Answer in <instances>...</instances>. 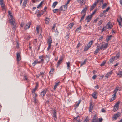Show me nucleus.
Returning <instances> with one entry per match:
<instances>
[{"instance_id":"nucleus-1","label":"nucleus","mask_w":122,"mask_h":122,"mask_svg":"<svg viewBox=\"0 0 122 122\" xmlns=\"http://www.w3.org/2000/svg\"><path fill=\"white\" fill-rule=\"evenodd\" d=\"M0 4L2 10L6 11V8L5 7V4L4 2V0H0Z\"/></svg>"},{"instance_id":"nucleus-2","label":"nucleus","mask_w":122,"mask_h":122,"mask_svg":"<svg viewBox=\"0 0 122 122\" xmlns=\"http://www.w3.org/2000/svg\"><path fill=\"white\" fill-rule=\"evenodd\" d=\"M101 44V45L100 48L101 50H102L103 48V49L104 50L106 49L107 48L108 45V43H104L102 42Z\"/></svg>"},{"instance_id":"nucleus-3","label":"nucleus","mask_w":122,"mask_h":122,"mask_svg":"<svg viewBox=\"0 0 122 122\" xmlns=\"http://www.w3.org/2000/svg\"><path fill=\"white\" fill-rule=\"evenodd\" d=\"M113 26V25L110 22H108L106 25L105 28L109 29H111Z\"/></svg>"},{"instance_id":"nucleus-4","label":"nucleus","mask_w":122,"mask_h":122,"mask_svg":"<svg viewBox=\"0 0 122 122\" xmlns=\"http://www.w3.org/2000/svg\"><path fill=\"white\" fill-rule=\"evenodd\" d=\"M67 5H66V4L62 5L60 7V10L61 11H65L67 9Z\"/></svg>"},{"instance_id":"nucleus-5","label":"nucleus","mask_w":122,"mask_h":122,"mask_svg":"<svg viewBox=\"0 0 122 122\" xmlns=\"http://www.w3.org/2000/svg\"><path fill=\"white\" fill-rule=\"evenodd\" d=\"M63 57H61L60 59L58 60L57 64V67H59V65L62 62V60H63Z\"/></svg>"},{"instance_id":"nucleus-6","label":"nucleus","mask_w":122,"mask_h":122,"mask_svg":"<svg viewBox=\"0 0 122 122\" xmlns=\"http://www.w3.org/2000/svg\"><path fill=\"white\" fill-rule=\"evenodd\" d=\"M31 24L30 22H29L26 25L25 27L24 28L25 30L28 29H29L30 27V25Z\"/></svg>"},{"instance_id":"nucleus-7","label":"nucleus","mask_w":122,"mask_h":122,"mask_svg":"<svg viewBox=\"0 0 122 122\" xmlns=\"http://www.w3.org/2000/svg\"><path fill=\"white\" fill-rule=\"evenodd\" d=\"M47 89H45L41 93L40 96L41 97H43L46 94V92Z\"/></svg>"},{"instance_id":"nucleus-8","label":"nucleus","mask_w":122,"mask_h":122,"mask_svg":"<svg viewBox=\"0 0 122 122\" xmlns=\"http://www.w3.org/2000/svg\"><path fill=\"white\" fill-rule=\"evenodd\" d=\"M17 60V61H19L20 60L21 57L20 54L19 53H17L16 54Z\"/></svg>"},{"instance_id":"nucleus-9","label":"nucleus","mask_w":122,"mask_h":122,"mask_svg":"<svg viewBox=\"0 0 122 122\" xmlns=\"http://www.w3.org/2000/svg\"><path fill=\"white\" fill-rule=\"evenodd\" d=\"M40 63V62L38 61V59H36L34 61V62L32 64L33 66H35L37 64H39Z\"/></svg>"},{"instance_id":"nucleus-10","label":"nucleus","mask_w":122,"mask_h":122,"mask_svg":"<svg viewBox=\"0 0 122 122\" xmlns=\"http://www.w3.org/2000/svg\"><path fill=\"white\" fill-rule=\"evenodd\" d=\"M119 88V87H117L115 88L113 92V93H114V94L113 95H114V96H116V94Z\"/></svg>"},{"instance_id":"nucleus-11","label":"nucleus","mask_w":122,"mask_h":122,"mask_svg":"<svg viewBox=\"0 0 122 122\" xmlns=\"http://www.w3.org/2000/svg\"><path fill=\"white\" fill-rule=\"evenodd\" d=\"M93 108V106H92V103L90 102L89 108V111L90 112L92 110Z\"/></svg>"},{"instance_id":"nucleus-12","label":"nucleus","mask_w":122,"mask_h":122,"mask_svg":"<svg viewBox=\"0 0 122 122\" xmlns=\"http://www.w3.org/2000/svg\"><path fill=\"white\" fill-rule=\"evenodd\" d=\"M53 114V117L54 118V120L55 121H56L57 119V117L56 116V112L55 110H54Z\"/></svg>"},{"instance_id":"nucleus-13","label":"nucleus","mask_w":122,"mask_h":122,"mask_svg":"<svg viewBox=\"0 0 122 122\" xmlns=\"http://www.w3.org/2000/svg\"><path fill=\"white\" fill-rule=\"evenodd\" d=\"M87 10V7H86L82 10L81 12V14H82V13H83L84 14H86V13Z\"/></svg>"},{"instance_id":"nucleus-14","label":"nucleus","mask_w":122,"mask_h":122,"mask_svg":"<svg viewBox=\"0 0 122 122\" xmlns=\"http://www.w3.org/2000/svg\"><path fill=\"white\" fill-rule=\"evenodd\" d=\"M10 18V23L12 25H14L15 24V20L14 18H13V17Z\"/></svg>"},{"instance_id":"nucleus-15","label":"nucleus","mask_w":122,"mask_h":122,"mask_svg":"<svg viewBox=\"0 0 122 122\" xmlns=\"http://www.w3.org/2000/svg\"><path fill=\"white\" fill-rule=\"evenodd\" d=\"M120 113H119L116 114L114 115L113 118H114L115 119V120H116L117 118L120 116Z\"/></svg>"},{"instance_id":"nucleus-16","label":"nucleus","mask_w":122,"mask_h":122,"mask_svg":"<svg viewBox=\"0 0 122 122\" xmlns=\"http://www.w3.org/2000/svg\"><path fill=\"white\" fill-rule=\"evenodd\" d=\"M43 58V56H39V59H41V60H40L39 61L40 62V63L41 62L42 64L44 62V60Z\"/></svg>"},{"instance_id":"nucleus-17","label":"nucleus","mask_w":122,"mask_h":122,"mask_svg":"<svg viewBox=\"0 0 122 122\" xmlns=\"http://www.w3.org/2000/svg\"><path fill=\"white\" fill-rule=\"evenodd\" d=\"M92 18L90 16V15L88 16L85 19L86 20L87 22H89L91 20Z\"/></svg>"},{"instance_id":"nucleus-18","label":"nucleus","mask_w":122,"mask_h":122,"mask_svg":"<svg viewBox=\"0 0 122 122\" xmlns=\"http://www.w3.org/2000/svg\"><path fill=\"white\" fill-rule=\"evenodd\" d=\"M112 35H110L109 36H108L106 38V40L107 42H108L109 40H110L112 38Z\"/></svg>"},{"instance_id":"nucleus-19","label":"nucleus","mask_w":122,"mask_h":122,"mask_svg":"<svg viewBox=\"0 0 122 122\" xmlns=\"http://www.w3.org/2000/svg\"><path fill=\"white\" fill-rule=\"evenodd\" d=\"M52 43V39L51 38H49L48 40L47 43L48 45H51V44Z\"/></svg>"},{"instance_id":"nucleus-20","label":"nucleus","mask_w":122,"mask_h":122,"mask_svg":"<svg viewBox=\"0 0 122 122\" xmlns=\"http://www.w3.org/2000/svg\"><path fill=\"white\" fill-rule=\"evenodd\" d=\"M97 93L96 92H94L92 94V96L93 98L94 99H96L97 98V96L96 95Z\"/></svg>"},{"instance_id":"nucleus-21","label":"nucleus","mask_w":122,"mask_h":122,"mask_svg":"<svg viewBox=\"0 0 122 122\" xmlns=\"http://www.w3.org/2000/svg\"><path fill=\"white\" fill-rule=\"evenodd\" d=\"M115 60V59L114 57H112L110 59L109 61L110 63H112Z\"/></svg>"},{"instance_id":"nucleus-22","label":"nucleus","mask_w":122,"mask_h":122,"mask_svg":"<svg viewBox=\"0 0 122 122\" xmlns=\"http://www.w3.org/2000/svg\"><path fill=\"white\" fill-rule=\"evenodd\" d=\"M60 83V82H59L57 83H56L54 86L53 89L54 90H56L57 87L59 85V83Z\"/></svg>"},{"instance_id":"nucleus-23","label":"nucleus","mask_w":122,"mask_h":122,"mask_svg":"<svg viewBox=\"0 0 122 122\" xmlns=\"http://www.w3.org/2000/svg\"><path fill=\"white\" fill-rule=\"evenodd\" d=\"M58 3L57 1H55L54 2L53 4V5L52 6V7L54 8L56 6Z\"/></svg>"},{"instance_id":"nucleus-24","label":"nucleus","mask_w":122,"mask_h":122,"mask_svg":"<svg viewBox=\"0 0 122 122\" xmlns=\"http://www.w3.org/2000/svg\"><path fill=\"white\" fill-rule=\"evenodd\" d=\"M74 25V23H71L69 24L68 26V29H71L72 28Z\"/></svg>"},{"instance_id":"nucleus-25","label":"nucleus","mask_w":122,"mask_h":122,"mask_svg":"<svg viewBox=\"0 0 122 122\" xmlns=\"http://www.w3.org/2000/svg\"><path fill=\"white\" fill-rule=\"evenodd\" d=\"M93 43V41H90L87 45V46L89 48H90L91 46L92 45V44Z\"/></svg>"},{"instance_id":"nucleus-26","label":"nucleus","mask_w":122,"mask_h":122,"mask_svg":"<svg viewBox=\"0 0 122 122\" xmlns=\"http://www.w3.org/2000/svg\"><path fill=\"white\" fill-rule=\"evenodd\" d=\"M49 56L48 55H46V56L45 60H46L47 63H48L49 61Z\"/></svg>"},{"instance_id":"nucleus-27","label":"nucleus","mask_w":122,"mask_h":122,"mask_svg":"<svg viewBox=\"0 0 122 122\" xmlns=\"http://www.w3.org/2000/svg\"><path fill=\"white\" fill-rule=\"evenodd\" d=\"M100 50H101V49H100V48H97L94 52V54H96L98 52V51Z\"/></svg>"},{"instance_id":"nucleus-28","label":"nucleus","mask_w":122,"mask_h":122,"mask_svg":"<svg viewBox=\"0 0 122 122\" xmlns=\"http://www.w3.org/2000/svg\"><path fill=\"white\" fill-rule=\"evenodd\" d=\"M120 57V54L119 53H118L116 56L114 57L116 60H117Z\"/></svg>"},{"instance_id":"nucleus-29","label":"nucleus","mask_w":122,"mask_h":122,"mask_svg":"<svg viewBox=\"0 0 122 122\" xmlns=\"http://www.w3.org/2000/svg\"><path fill=\"white\" fill-rule=\"evenodd\" d=\"M54 69L53 68H51L50 71L49 72V73L51 75L53 74V71Z\"/></svg>"},{"instance_id":"nucleus-30","label":"nucleus","mask_w":122,"mask_h":122,"mask_svg":"<svg viewBox=\"0 0 122 122\" xmlns=\"http://www.w3.org/2000/svg\"><path fill=\"white\" fill-rule=\"evenodd\" d=\"M45 23H48L49 21V18L46 17L45 19Z\"/></svg>"},{"instance_id":"nucleus-31","label":"nucleus","mask_w":122,"mask_h":122,"mask_svg":"<svg viewBox=\"0 0 122 122\" xmlns=\"http://www.w3.org/2000/svg\"><path fill=\"white\" fill-rule=\"evenodd\" d=\"M120 102L119 101L117 102V103L114 106L116 107H117L118 108L119 107V104Z\"/></svg>"},{"instance_id":"nucleus-32","label":"nucleus","mask_w":122,"mask_h":122,"mask_svg":"<svg viewBox=\"0 0 122 122\" xmlns=\"http://www.w3.org/2000/svg\"><path fill=\"white\" fill-rule=\"evenodd\" d=\"M103 5L102 6V8L103 9H104L106 6L107 5V4L106 3H104V4H103Z\"/></svg>"},{"instance_id":"nucleus-33","label":"nucleus","mask_w":122,"mask_h":122,"mask_svg":"<svg viewBox=\"0 0 122 122\" xmlns=\"http://www.w3.org/2000/svg\"><path fill=\"white\" fill-rule=\"evenodd\" d=\"M70 62H69L67 63V69H69L70 68Z\"/></svg>"},{"instance_id":"nucleus-34","label":"nucleus","mask_w":122,"mask_h":122,"mask_svg":"<svg viewBox=\"0 0 122 122\" xmlns=\"http://www.w3.org/2000/svg\"><path fill=\"white\" fill-rule=\"evenodd\" d=\"M12 29L14 30V31H15V29L16 28V24H15L14 25H12Z\"/></svg>"},{"instance_id":"nucleus-35","label":"nucleus","mask_w":122,"mask_h":122,"mask_svg":"<svg viewBox=\"0 0 122 122\" xmlns=\"http://www.w3.org/2000/svg\"><path fill=\"white\" fill-rule=\"evenodd\" d=\"M106 61L105 60H104L101 64L100 66H103L105 63H106Z\"/></svg>"},{"instance_id":"nucleus-36","label":"nucleus","mask_w":122,"mask_h":122,"mask_svg":"<svg viewBox=\"0 0 122 122\" xmlns=\"http://www.w3.org/2000/svg\"><path fill=\"white\" fill-rule=\"evenodd\" d=\"M117 75H119L120 77H121L122 76V71H119L117 73Z\"/></svg>"},{"instance_id":"nucleus-37","label":"nucleus","mask_w":122,"mask_h":122,"mask_svg":"<svg viewBox=\"0 0 122 122\" xmlns=\"http://www.w3.org/2000/svg\"><path fill=\"white\" fill-rule=\"evenodd\" d=\"M98 3V1H96L95 2H94L93 4L92 5V6H93L94 7H95L97 4Z\"/></svg>"},{"instance_id":"nucleus-38","label":"nucleus","mask_w":122,"mask_h":122,"mask_svg":"<svg viewBox=\"0 0 122 122\" xmlns=\"http://www.w3.org/2000/svg\"><path fill=\"white\" fill-rule=\"evenodd\" d=\"M110 9V7H109L108 8H107V9H106L105 10H104L103 11V13H105V12H107L108 10H109V9Z\"/></svg>"},{"instance_id":"nucleus-39","label":"nucleus","mask_w":122,"mask_h":122,"mask_svg":"<svg viewBox=\"0 0 122 122\" xmlns=\"http://www.w3.org/2000/svg\"><path fill=\"white\" fill-rule=\"evenodd\" d=\"M81 26H80L78 28H77L76 30L78 31V32H80V31L81 29Z\"/></svg>"},{"instance_id":"nucleus-40","label":"nucleus","mask_w":122,"mask_h":122,"mask_svg":"<svg viewBox=\"0 0 122 122\" xmlns=\"http://www.w3.org/2000/svg\"><path fill=\"white\" fill-rule=\"evenodd\" d=\"M27 3V2H23L22 6L24 8H25V7Z\"/></svg>"},{"instance_id":"nucleus-41","label":"nucleus","mask_w":122,"mask_h":122,"mask_svg":"<svg viewBox=\"0 0 122 122\" xmlns=\"http://www.w3.org/2000/svg\"><path fill=\"white\" fill-rule=\"evenodd\" d=\"M97 1H98V3L99 2H100V4H101V3L103 4V0H97Z\"/></svg>"},{"instance_id":"nucleus-42","label":"nucleus","mask_w":122,"mask_h":122,"mask_svg":"<svg viewBox=\"0 0 122 122\" xmlns=\"http://www.w3.org/2000/svg\"><path fill=\"white\" fill-rule=\"evenodd\" d=\"M112 98L110 99V102H111L113 101L115 99L114 97H115V96H114V95H112Z\"/></svg>"},{"instance_id":"nucleus-43","label":"nucleus","mask_w":122,"mask_h":122,"mask_svg":"<svg viewBox=\"0 0 122 122\" xmlns=\"http://www.w3.org/2000/svg\"><path fill=\"white\" fill-rule=\"evenodd\" d=\"M59 10L58 9H54L53 10V12L54 13H56V12H58V11Z\"/></svg>"},{"instance_id":"nucleus-44","label":"nucleus","mask_w":122,"mask_h":122,"mask_svg":"<svg viewBox=\"0 0 122 122\" xmlns=\"http://www.w3.org/2000/svg\"><path fill=\"white\" fill-rule=\"evenodd\" d=\"M43 2L42 1L38 5L37 8H39L43 4Z\"/></svg>"},{"instance_id":"nucleus-45","label":"nucleus","mask_w":122,"mask_h":122,"mask_svg":"<svg viewBox=\"0 0 122 122\" xmlns=\"http://www.w3.org/2000/svg\"><path fill=\"white\" fill-rule=\"evenodd\" d=\"M102 22H103L102 20H100V21H99V22L98 23V25L99 26L100 25H101L102 24Z\"/></svg>"},{"instance_id":"nucleus-46","label":"nucleus","mask_w":122,"mask_h":122,"mask_svg":"<svg viewBox=\"0 0 122 122\" xmlns=\"http://www.w3.org/2000/svg\"><path fill=\"white\" fill-rule=\"evenodd\" d=\"M24 80H27L28 79V78L27 76L25 75H24Z\"/></svg>"},{"instance_id":"nucleus-47","label":"nucleus","mask_w":122,"mask_h":122,"mask_svg":"<svg viewBox=\"0 0 122 122\" xmlns=\"http://www.w3.org/2000/svg\"><path fill=\"white\" fill-rule=\"evenodd\" d=\"M8 12V15L9 16H10V17L11 18V17H13L12 16V15L11 13L10 12V11H9Z\"/></svg>"},{"instance_id":"nucleus-48","label":"nucleus","mask_w":122,"mask_h":122,"mask_svg":"<svg viewBox=\"0 0 122 122\" xmlns=\"http://www.w3.org/2000/svg\"><path fill=\"white\" fill-rule=\"evenodd\" d=\"M98 120V119L97 118L96 115H95L93 118L92 121Z\"/></svg>"},{"instance_id":"nucleus-49","label":"nucleus","mask_w":122,"mask_h":122,"mask_svg":"<svg viewBox=\"0 0 122 122\" xmlns=\"http://www.w3.org/2000/svg\"><path fill=\"white\" fill-rule=\"evenodd\" d=\"M106 28L104 27H103L101 30V32L102 33L104 31H105L106 30Z\"/></svg>"},{"instance_id":"nucleus-50","label":"nucleus","mask_w":122,"mask_h":122,"mask_svg":"<svg viewBox=\"0 0 122 122\" xmlns=\"http://www.w3.org/2000/svg\"><path fill=\"white\" fill-rule=\"evenodd\" d=\"M118 108L117 107H116L114 106V112L115 111L117 110L118 109Z\"/></svg>"},{"instance_id":"nucleus-51","label":"nucleus","mask_w":122,"mask_h":122,"mask_svg":"<svg viewBox=\"0 0 122 122\" xmlns=\"http://www.w3.org/2000/svg\"><path fill=\"white\" fill-rule=\"evenodd\" d=\"M36 89L35 88H34L32 90V93H34L35 91H36Z\"/></svg>"},{"instance_id":"nucleus-52","label":"nucleus","mask_w":122,"mask_h":122,"mask_svg":"<svg viewBox=\"0 0 122 122\" xmlns=\"http://www.w3.org/2000/svg\"><path fill=\"white\" fill-rule=\"evenodd\" d=\"M103 36H102L99 38V40L100 41H102Z\"/></svg>"},{"instance_id":"nucleus-53","label":"nucleus","mask_w":122,"mask_h":122,"mask_svg":"<svg viewBox=\"0 0 122 122\" xmlns=\"http://www.w3.org/2000/svg\"><path fill=\"white\" fill-rule=\"evenodd\" d=\"M86 60H85L84 61H83V62H82L81 63V66L85 64L86 63Z\"/></svg>"},{"instance_id":"nucleus-54","label":"nucleus","mask_w":122,"mask_h":122,"mask_svg":"<svg viewBox=\"0 0 122 122\" xmlns=\"http://www.w3.org/2000/svg\"><path fill=\"white\" fill-rule=\"evenodd\" d=\"M33 97L34 98V102H35V103H36L37 102H36V97H35L34 96Z\"/></svg>"},{"instance_id":"nucleus-55","label":"nucleus","mask_w":122,"mask_h":122,"mask_svg":"<svg viewBox=\"0 0 122 122\" xmlns=\"http://www.w3.org/2000/svg\"><path fill=\"white\" fill-rule=\"evenodd\" d=\"M89 121V120L87 118H86L84 121L83 122H88Z\"/></svg>"},{"instance_id":"nucleus-56","label":"nucleus","mask_w":122,"mask_h":122,"mask_svg":"<svg viewBox=\"0 0 122 122\" xmlns=\"http://www.w3.org/2000/svg\"><path fill=\"white\" fill-rule=\"evenodd\" d=\"M79 117V116L78 115L76 117H74L73 119V120H77V119Z\"/></svg>"},{"instance_id":"nucleus-57","label":"nucleus","mask_w":122,"mask_h":122,"mask_svg":"<svg viewBox=\"0 0 122 122\" xmlns=\"http://www.w3.org/2000/svg\"><path fill=\"white\" fill-rule=\"evenodd\" d=\"M89 48L88 47V46H87L85 48L84 50L85 51H86Z\"/></svg>"},{"instance_id":"nucleus-58","label":"nucleus","mask_w":122,"mask_h":122,"mask_svg":"<svg viewBox=\"0 0 122 122\" xmlns=\"http://www.w3.org/2000/svg\"><path fill=\"white\" fill-rule=\"evenodd\" d=\"M85 15L86 14H84L82 16L81 18V20H83L84 19L85 16Z\"/></svg>"},{"instance_id":"nucleus-59","label":"nucleus","mask_w":122,"mask_h":122,"mask_svg":"<svg viewBox=\"0 0 122 122\" xmlns=\"http://www.w3.org/2000/svg\"><path fill=\"white\" fill-rule=\"evenodd\" d=\"M43 13H43L42 14L41 13L40 14H37V16L38 17H40L41 16V15H42Z\"/></svg>"},{"instance_id":"nucleus-60","label":"nucleus","mask_w":122,"mask_h":122,"mask_svg":"<svg viewBox=\"0 0 122 122\" xmlns=\"http://www.w3.org/2000/svg\"><path fill=\"white\" fill-rule=\"evenodd\" d=\"M69 37V36L68 34L67 35L65 36V38L66 39H68Z\"/></svg>"},{"instance_id":"nucleus-61","label":"nucleus","mask_w":122,"mask_h":122,"mask_svg":"<svg viewBox=\"0 0 122 122\" xmlns=\"http://www.w3.org/2000/svg\"><path fill=\"white\" fill-rule=\"evenodd\" d=\"M97 76L96 75H94L92 77V78L94 79H95L96 78Z\"/></svg>"},{"instance_id":"nucleus-62","label":"nucleus","mask_w":122,"mask_h":122,"mask_svg":"<svg viewBox=\"0 0 122 122\" xmlns=\"http://www.w3.org/2000/svg\"><path fill=\"white\" fill-rule=\"evenodd\" d=\"M24 25V23L23 22H22L20 24V26L21 27H23V26Z\"/></svg>"},{"instance_id":"nucleus-63","label":"nucleus","mask_w":122,"mask_h":122,"mask_svg":"<svg viewBox=\"0 0 122 122\" xmlns=\"http://www.w3.org/2000/svg\"><path fill=\"white\" fill-rule=\"evenodd\" d=\"M19 43L17 41L16 42V47L17 48H18L19 47Z\"/></svg>"},{"instance_id":"nucleus-64","label":"nucleus","mask_w":122,"mask_h":122,"mask_svg":"<svg viewBox=\"0 0 122 122\" xmlns=\"http://www.w3.org/2000/svg\"><path fill=\"white\" fill-rule=\"evenodd\" d=\"M99 122H101L102 121V118H99Z\"/></svg>"}]
</instances>
